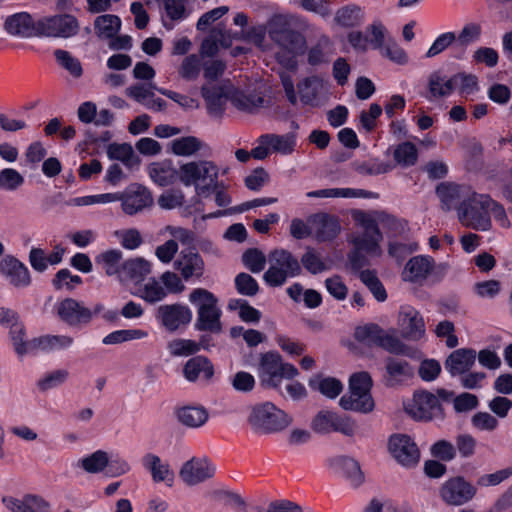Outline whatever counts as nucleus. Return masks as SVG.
Masks as SVG:
<instances>
[{"label":"nucleus","instance_id":"obj_46","mask_svg":"<svg viewBox=\"0 0 512 512\" xmlns=\"http://www.w3.org/2000/svg\"><path fill=\"white\" fill-rule=\"evenodd\" d=\"M78 465L88 473L96 474L102 472L108 465V454L103 450H97L79 460Z\"/></svg>","mask_w":512,"mask_h":512},{"label":"nucleus","instance_id":"obj_13","mask_svg":"<svg viewBox=\"0 0 512 512\" xmlns=\"http://www.w3.org/2000/svg\"><path fill=\"white\" fill-rule=\"evenodd\" d=\"M156 319L168 331L174 332L192 320V311L181 303L164 304L157 308Z\"/></svg>","mask_w":512,"mask_h":512},{"label":"nucleus","instance_id":"obj_19","mask_svg":"<svg viewBox=\"0 0 512 512\" xmlns=\"http://www.w3.org/2000/svg\"><path fill=\"white\" fill-rule=\"evenodd\" d=\"M312 225V235L319 242L331 241L340 232V224L335 216L327 213L314 214L309 218Z\"/></svg>","mask_w":512,"mask_h":512},{"label":"nucleus","instance_id":"obj_53","mask_svg":"<svg viewBox=\"0 0 512 512\" xmlns=\"http://www.w3.org/2000/svg\"><path fill=\"white\" fill-rule=\"evenodd\" d=\"M418 152L416 146L412 142H403L394 150L395 161L404 166L409 167L416 163Z\"/></svg>","mask_w":512,"mask_h":512},{"label":"nucleus","instance_id":"obj_28","mask_svg":"<svg viewBox=\"0 0 512 512\" xmlns=\"http://www.w3.org/2000/svg\"><path fill=\"white\" fill-rule=\"evenodd\" d=\"M151 272V264L142 257H134L122 262L118 280L121 282H142Z\"/></svg>","mask_w":512,"mask_h":512},{"label":"nucleus","instance_id":"obj_21","mask_svg":"<svg viewBox=\"0 0 512 512\" xmlns=\"http://www.w3.org/2000/svg\"><path fill=\"white\" fill-rule=\"evenodd\" d=\"M471 191L468 186L448 182L440 183L436 188L437 196L440 198L445 210L458 209L465 202Z\"/></svg>","mask_w":512,"mask_h":512},{"label":"nucleus","instance_id":"obj_9","mask_svg":"<svg viewBox=\"0 0 512 512\" xmlns=\"http://www.w3.org/2000/svg\"><path fill=\"white\" fill-rule=\"evenodd\" d=\"M476 493V487L463 476L447 479L439 489L440 498L450 506H462L471 501Z\"/></svg>","mask_w":512,"mask_h":512},{"label":"nucleus","instance_id":"obj_1","mask_svg":"<svg viewBox=\"0 0 512 512\" xmlns=\"http://www.w3.org/2000/svg\"><path fill=\"white\" fill-rule=\"evenodd\" d=\"M504 218V208L486 194L471 191L465 202L458 208L459 221L466 227L486 231L491 227L490 215Z\"/></svg>","mask_w":512,"mask_h":512},{"label":"nucleus","instance_id":"obj_23","mask_svg":"<svg viewBox=\"0 0 512 512\" xmlns=\"http://www.w3.org/2000/svg\"><path fill=\"white\" fill-rule=\"evenodd\" d=\"M3 505L11 512H49L50 504L41 496L26 494L21 499L4 496Z\"/></svg>","mask_w":512,"mask_h":512},{"label":"nucleus","instance_id":"obj_31","mask_svg":"<svg viewBox=\"0 0 512 512\" xmlns=\"http://www.w3.org/2000/svg\"><path fill=\"white\" fill-rule=\"evenodd\" d=\"M340 406L344 410H352L360 413H369L374 409V400L370 392L350 390L340 398Z\"/></svg>","mask_w":512,"mask_h":512},{"label":"nucleus","instance_id":"obj_51","mask_svg":"<svg viewBox=\"0 0 512 512\" xmlns=\"http://www.w3.org/2000/svg\"><path fill=\"white\" fill-rule=\"evenodd\" d=\"M140 298L150 304L163 300L167 296L166 289L155 279L149 280L137 294Z\"/></svg>","mask_w":512,"mask_h":512},{"label":"nucleus","instance_id":"obj_25","mask_svg":"<svg viewBox=\"0 0 512 512\" xmlns=\"http://www.w3.org/2000/svg\"><path fill=\"white\" fill-rule=\"evenodd\" d=\"M384 362L383 382L387 387H395L413 376V369L406 360L387 357Z\"/></svg>","mask_w":512,"mask_h":512},{"label":"nucleus","instance_id":"obj_49","mask_svg":"<svg viewBox=\"0 0 512 512\" xmlns=\"http://www.w3.org/2000/svg\"><path fill=\"white\" fill-rule=\"evenodd\" d=\"M309 386L312 389L319 390L323 395L329 398L337 397L342 389V383L335 378L310 379Z\"/></svg>","mask_w":512,"mask_h":512},{"label":"nucleus","instance_id":"obj_30","mask_svg":"<svg viewBox=\"0 0 512 512\" xmlns=\"http://www.w3.org/2000/svg\"><path fill=\"white\" fill-rule=\"evenodd\" d=\"M434 267V260L429 256H415L411 258L404 269V279L418 282L427 278Z\"/></svg>","mask_w":512,"mask_h":512},{"label":"nucleus","instance_id":"obj_6","mask_svg":"<svg viewBox=\"0 0 512 512\" xmlns=\"http://www.w3.org/2000/svg\"><path fill=\"white\" fill-rule=\"evenodd\" d=\"M271 265L264 273V281L271 287L282 286L288 278L300 275L301 265L291 252L280 249L270 254Z\"/></svg>","mask_w":512,"mask_h":512},{"label":"nucleus","instance_id":"obj_40","mask_svg":"<svg viewBox=\"0 0 512 512\" xmlns=\"http://www.w3.org/2000/svg\"><path fill=\"white\" fill-rule=\"evenodd\" d=\"M371 193L362 189L352 188H328L310 191L307 193L309 198H357L369 197Z\"/></svg>","mask_w":512,"mask_h":512},{"label":"nucleus","instance_id":"obj_15","mask_svg":"<svg viewBox=\"0 0 512 512\" xmlns=\"http://www.w3.org/2000/svg\"><path fill=\"white\" fill-rule=\"evenodd\" d=\"M215 470L207 458L193 457L182 465L179 476L187 485L194 486L212 478Z\"/></svg>","mask_w":512,"mask_h":512},{"label":"nucleus","instance_id":"obj_54","mask_svg":"<svg viewBox=\"0 0 512 512\" xmlns=\"http://www.w3.org/2000/svg\"><path fill=\"white\" fill-rule=\"evenodd\" d=\"M68 377L69 372L66 369L54 370L39 379L37 387L41 392H46L65 383Z\"/></svg>","mask_w":512,"mask_h":512},{"label":"nucleus","instance_id":"obj_56","mask_svg":"<svg viewBox=\"0 0 512 512\" xmlns=\"http://www.w3.org/2000/svg\"><path fill=\"white\" fill-rule=\"evenodd\" d=\"M114 235L126 250H135L143 243V238L136 228L116 230Z\"/></svg>","mask_w":512,"mask_h":512},{"label":"nucleus","instance_id":"obj_39","mask_svg":"<svg viewBox=\"0 0 512 512\" xmlns=\"http://www.w3.org/2000/svg\"><path fill=\"white\" fill-rule=\"evenodd\" d=\"M272 41L282 49L292 54L301 53L306 43L304 36L292 28L285 31L281 36Z\"/></svg>","mask_w":512,"mask_h":512},{"label":"nucleus","instance_id":"obj_26","mask_svg":"<svg viewBox=\"0 0 512 512\" xmlns=\"http://www.w3.org/2000/svg\"><path fill=\"white\" fill-rule=\"evenodd\" d=\"M4 29L12 36L22 38L39 36L37 22H34L31 15L26 12L8 16L4 23Z\"/></svg>","mask_w":512,"mask_h":512},{"label":"nucleus","instance_id":"obj_7","mask_svg":"<svg viewBox=\"0 0 512 512\" xmlns=\"http://www.w3.org/2000/svg\"><path fill=\"white\" fill-rule=\"evenodd\" d=\"M405 411L417 421H431L444 418V410L436 395L428 391H417L405 405Z\"/></svg>","mask_w":512,"mask_h":512},{"label":"nucleus","instance_id":"obj_35","mask_svg":"<svg viewBox=\"0 0 512 512\" xmlns=\"http://www.w3.org/2000/svg\"><path fill=\"white\" fill-rule=\"evenodd\" d=\"M74 343V339L67 335H44L32 339L34 353L38 351H53L69 348Z\"/></svg>","mask_w":512,"mask_h":512},{"label":"nucleus","instance_id":"obj_50","mask_svg":"<svg viewBox=\"0 0 512 512\" xmlns=\"http://www.w3.org/2000/svg\"><path fill=\"white\" fill-rule=\"evenodd\" d=\"M172 21H182L188 17L187 0H157Z\"/></svg>","mask_w":512,"mask_h":512},{"label":"nucleus","instance_id":"obj_29","mask_svg":"<svg viewBox=\"0 0 512 512\" xmlns=\"http://www.w3.org/2000/svg\"><path fill=\"white\" fill-rule=\"evenodd\" d=\"M177 420L188 428H199L203 426L209 417L208 411L201 405H186L176 409Z\"/></svg>","mask_w":512,"mask_h":512},{"label":"nucleus","instance_id":"obj_47","mask_svg":"<svg viewBox=\"0 0 512 512\" xmlns=\"http://www.w3.org/2000/svg\"><path fill=\"white\" fill-rule=\"evenodd\" d=\"M57 63L67 70L74 78H80L83 74V68L78 58L74 57L70 52L62 49L54 51Z\"/></svg>","mask_w":512,"mask_h":512},{"label":"nucleus","instance_id":"obj_64","mask_svg":"<svg viewBox=\"0 0 512 512\" xmlns=\"http://www.w3.org/2000/svg\"><path fill=\"white\" fill-rule=\"evenodd\" d=\"M24 183V177L13 168H5L0 171V188L14 191Z\"/></svg>","mask_w":512,"mask_h":512},{"label":"nucleus","instance_id":"obj_32","mask_svg":"<svg viewBox=\"0 0 512 512\" xmlns=\"http://www.w3.org/2000/svg\"><path fill=\"white\" fill-rule=\"evenodd\" d=\"M142 464L145 469L150 471L154 482H168L171 485L174 479V473L168 463H163L159 456L147 453L142 458Z\"/></svg>","mask_w":512,"mask_h":512},{"label":"nucleus","instance_id":"obj_4","mask_svg":"<svg viewBox=\"0 0 512 512\" xmlns=\"http://www.w3.org/2000/svg\"><path fill=\"white\" fill-rule=\"evenodd\" d=\"M218 171L212 161H192L180 166L178 177L185 186L195 185L196 193L206 197L218 187Z\"/></svg>","mask_w":512,"mask_h":512},{"label":"nucleus","instance_id":"obj_55","mask_svg":"<svg viewBox=\"0 0 512 512\" xmlns=\"http://www.w3.org/2000/svg\"><path fill=\"white\" fill-rule=\"evenodd\" d=\"M360 279L368 287V289L371 291V293L373 294L377 301L383 302L386 300V290L374 271H361Z\"/></svg>","mask_w":512,"mask_h":512},{"label":"nucleus","instance_id":"obj_16","mask_svg":"<svg viewBox=\"0 0 512 512\" xmlns=\"http://www.w3.org/2000/svg\"><path fill=\"white\" fill-rule=\"evenodd\" d=\"M232 91L233 86L230 82L203 85L201 87V94L206 102L209 113L215 116H220L224 111V106Z\"/></svg>","mask_w":512,"mask_h":512},{"label":"nucleus","instance_id":"obj_58","mask_svg":"<svg viewBox=\"0 0 512 512\" xmlns=\"http://www.w3.org/2000/svg\"><path fill=\"white\" fill-rule=\"evenodd\" d=\"M232 100H233L234 105L238 109L247 111L250 113H253L256 110H258L259 108L263 107L264 102H265L264 98L260 95H256V94H247L246 95L243 93L236 94Z\"/></svg>","mask_w":512,"mask_h":512},{"label":"nucleus","instance_id":"obj_62","mask_svg":"<svg viewBox=\"0 0 512 512\" xmlns=\"http://www.w3.org/2000/svg\"><path fill=\"white\" fill-rule=\"evenodd\" d=\"M235 288L237 292L244 296H255L259 291L257 281L247 273H239L235 277Z\"/></svg>","mask_w":512,"mask_h":512},{"label":"nucleus","instance_id":"obj_48","mask_svg":"<svg viewBox=\"0 0 512 512\" xmlns=\"http://www.w3.org/2000/svg\"><path fill=\"white\" fill-rule=\"evenodd\" d=\"M147 336L148 333L141 329H124L111 332L103 338L102 342L105 345H115L135 339H143Z\"/></svg>","mask_w":512,"mask_h":512},{"label":"nucleus","instance_id":"obj_59","mask_svg":"<svg viewBox=\"0 0 512 512\" xmlns=\"http://www.w3.org/2000/svg\"><path fill=\"white\" fill-rule=\"evenodd\" d=\"M336 413L322 410L316 414L311 422V428L319 434H329L333 431Z\"/></svg>","mask_w":512,"mask_h":512},{"label":"nucleus","instance_id":"obj_2","mask_svg":"<svg viewBox=\"0 0 512 512\" xmlns=\"http://www.w3.org/2000/svg\"><path fill=\"white\" fill-rule=\"evenodd\" d=\"M188 299L197 310L195 329L220 333L222 331V312L218 307L217 297L205 288H195L190 292Z\"/></svg>","mask_w":512,"mask_h":512},{"label":"nucleus","instance_id":"obj_63","mask_svg":"<svg viewBox=\"0 0 512 512\" xmlns=\"http://www.w3.org/2000/svg\"><path fill=\"white\" fill-rule=\"evenodd\" d=\"M430 452L432 456L445 462H450L456 458L455 445L444 439L436 441L431 446Z\"/></svg>","mask_w":512,"mask_h":512},{"label":"nucleus","instance_id":"obj_27","mask_svg":"<svg viewBox=\"0 0 512 512\" xmlns=\"http://www.w3.org/2000/svg\"><path fill=\"white\" fill-rule=\"evenodd\" d=\"M183 375L189 382H209L214 375V367L205 356L190 358L183 367Z\"/></svg>","mask_w":512,"mask_h":512},{"label":"nucleus","instance_id":"obj_3","mask_svg":"<svg viewBox=\"0 0 512 512\" xmlns=\"http://www.w3.org/2000/svg\"><path fill=\"white\" fill-rule=\"evenodd\" d=\"M248 423L257 434H273L286 429L292 423V417L266 401L251 407Z\"/></svg>","mask_w":512,"mask_h":512},{"label":"nucleus","instance_id":"obj_45","mask_svg":"<svg viewBox=\"0 0 512 512\" xmlns=\"http://www.w3.org/2000/svg\"><path fill=\"white\" fill-rule=\"evenodd\" d=\"M227 308L230 311L238 310L240 319L247 323H257L261 319V312L244 299H230Z\"/></svg>","mask_w":512,"mask_h":512},{"label":"nucleus","instance_id":"obj_34","mask_svg":"<svg viewBox=\"0 0 512 512\" xmlns=\"http://www.w3.org/2000/svg\"><path fill=\"white\" fill-rule=\"evenodd\" d=\"M261 141L264 144H269V148L272 152L283 155L291 154L296 146V136L293 133L283 135L263 134L261 135Z\"/></svg>","mask_w":512,"mask_h":512},{"label":"nucleus","instance_id":"obj_18","mask_svg":"<svg viewBox=\"0 0 512 512\" xmlns=\"http://www.w3.org/2000/svg\"><path fill=\"white\" fill-rule=\"evenodd\" d=\"M122 210L127 215H135L153 203L150 191L143 186L129 188L125 193H118Z\"/></svg>","mask_w":512,"mask_h":512},{"label":"nucleus","instance_id":"obj_61","mask_svg":"<svg viewBox=\"0 0 512 512\" xmlns=\"http://www.w3.org/2000/svg\"><path fill=\"white\" fill-rule=\"evenodd\" d=\"M200 67V57L196 54H191L183 59L178 69V73L183 79L187 81H192L197 79V77L199 76Z\"/></svg>","mask_w":512,"mask_h":512},{"label":"nucleus","instance_id":"obj_38","mask_svg":"<svg viewBox=\"0 0 512 512\" xmlns=\"http://www.w3.org/2000/svg\"><path fill=\"white\" fill-rule=\"evenodd\" d=\"M107 155L110 159L120 160L129 168L136 167L140 164L139 158L135 155L130 144L112 143L108 146Z\"/></svg>","mask_w":512,"mask_h":512},{"label":"nucleus","instance_id":"obj_60","mask_svg":"<svg viewBox=\"0 0 512 512\" xmlns=\"http://www.w3.org/2000/svg\"><path fill=\"white\" fill-rule=\"evenodd\" d=\"M242 262L252 273H259L265 268L266 256L257 248H250L243 253Z\"/></svg>","mask_w":512,"mask_h":512},{"label":"nucleus","instance_id":"obj_42","mask_svg":"<svg viewBox=\"0 0 512 512\" xmlns=\"http://www.w3.org/2000/svg\"><path fill=\"white\" fill-rule=\"evenodd\" d=\"M94 28L99 37L110 39L119 32L121 20L116 15H101L95 19Z\"/></svg>","mask_w":512,"mask_h":512},{"label":"nucleus","instance_id":"obj_43","mask_svg":"<svg viewBox=\"0 0 512 512\" xmlns=\"http://www.w3.org/2000/svg\"><path fill=\"white\" fill-rule=\"evenodd\" d=\"M9 329V335L13 343L15 352L19 356L34 353V345L32 346V340H24L25 328L22 323H20L19 321L14 322L11 324V327Z\"/></svg>","mask_w":512,"mask_h":512},{"label":"nucleus","instance_id":"obj_33","mask_svg":"<svg viewBox=\"0 0 512 512\" xmlns=\"http://www.w3.org/2000/svg\"><path fill=\"white\" fill-rule=\"evenodd\" d=\"M323 86V80L316 75L303 79L297 85L301 102L305 105L316 106Z\"/></svg>","mask_w":512,"mask_h":512},{"label":"nucleus","instance_id":"obj_12","mask_svg":"<svg viewBox=\"0 0 512 512\" xmlns=\"http://www.w3.org/2000/svg\"><path fill=\"white\" fill-rule=\"evenodd\" d=\"M205 262L193 248L182 250L174 262V268L185 282L201 281L205 274Z\"/></svg>","mask_w":512,"mask_h":512},{"label":"nucleus","instance_id":"obj_24","mask_svg":"<svg viewBox=\"0 0 512 512\" xmlns=\"http://www.w3.org/2000/svg\"><path fill=\"white\" fill-rule=\"evenodd\" d=\"M476 356V351L472 348L454 350L445 360L444 367L453 377L464 375L474 366Z\"/></svg>","mask_w":512,"mask_h":512},{"label":"nucleus","instance_id":"obj_11","mask_svg":"<svg viewBox=\"0 0 512 512\" xmlns=\"http://www.w3.org/2000/svg\"><path fill=\"white\" fill-rule=\"evenodd\" d=\"M392 457L402 466L412 468L420 460V451L414 440L406 434H394L388 441Z\"/></svg>","mask_w":512,"mask_h":512},{"label":"nucleus","instance_id":"obj_37","mask_svg":"<svg viewBox=\"0 0 512 512\" xmlns=\"http://www.w3.org/2000/svg\"><path fill=\"white\" fill-rule=\"evenodd\" d=\"M453 92L452 77L446 79L440 72L430 74L428 79V93L425 96L429 101L446 97Z\"/></svg>","mask_w":512,"mask_h":512},{"label":"nucleus","instance_id":"obj_44","mask_svg":"<svg viewBox=\"0 0 512 512\" xmlns=\"http://www.w3.org/2000/svg\"><path fill=\"white\" fill-rule=\"evenodd\" d=\"M335 21L343 27H354L363 19L362 9L355 4H349L336 11Z\"/></svg>","mask_w":512,"mask_h":512},{"label":"nucleus","instance_id":"obj_14","mask_svg":"<svg viewBox=\"0 0 512 512\" xmlns=\"http://www.w3.org/2000/svg\"><path fill=\"white\" fill-rule=\"evenodd\" d=\"M59 319L70 327H81L92 320L91 309L73 298H65L56 305Z\"/></svg>","mask_w":512,"mask_h":512},{"label":"nucleus","instance_id":"obj_52","mask_svg":"<svg viewBox=\"0 0 512 512\" xmlns=\"http://www.w3.org/2000/svg\"><path fill=\"white\" fill-rule=\"evenodd\" d=\"M301 264L311 274L316 275L327 270L321 255L312 247H307L301 257Z\"/></svg>","mask_w":512,"mask_h":512},{"label":"nucleus","instance_id":"obj_5","mask_svg":"<svg viewBox=\"0 0 512 512\" xmlns=\"http://www.w3.org/2000/svg\"><path fill=\"white\" fill-rule=\"evenodd\" d=\"M258 375L263 386L273 388L285 397L281 382L283 379H294L298 375V370L290 363H283L279 353L270 351L261 355Z\"/></svg>","mask_w":512,"mask_h":512},{"label":"nucleus","instance_id":"obj_22","mask_svg":"<svg viewBox=\"0 0 512 512\" xmlns=\"http://www.w3.org/2000/svg\"><path fill=\"white\" fill-rule=\"evenodd\" d=\"M329 467L334 473L345 477L353 486L358 487L364 482V474L359 463L348 456H335L329 459Z\"/></svg>","mask_w":512,"mask_h":512},{"label":"nucleus","instance_id":"obj_36","mask_svg":"<svg viewBox=\"0 0 512 512\" xmlns=\"http://www.w3.org/2000/svg\"><path fill=\"white\" fill-rule=\"evenodd\" d=\"M123 253L119 249H109L100 253L95 261L104 270L107 276L119 278L122 268Z\"/></svg>","mask_w":512,"mask_h":512},{"label":"nucleus","instance_id":"obj_17","mask_svg":"<svg viewBox=\"0 0 512 512\" xmlns=\"http://www.w3.org/2000/svg\"><path fill=\"white\" fill-rule=\"evenodd\" d=\"M398 323L401 334L409 340H418L425 333V324L420 313L412 306H402Z\"/></svg>","mask_w":512,"mask_h":512},{"label":"nucleus","instance_id":"obj_41","mask_svg":"<svg viewBox=\"0 0 512 512\" xmlns=\"http://www.w3.org/2000/svg\"><path fill=\"white\" fill-rule=\"evenodd\" d=\"M150 178L159 186H168L175 180L178 172L171 167L170 163L155 162L148 168Z\"/></svg>","mask_w":512,"mask_h":512},{"label":"nucleus","instance_id":"obj_8","mask_svg":"<svg viewBox=\"0 0 512 512\" xmlns=\"http://www.w3.org/2000/svg\"><path fill=\"white\" fill-rule=\"evenodd\" d=\"M39 36L70 38L80 29L77 18L71 14H59L41 18L37 21Z\"/></svg>","mask_w":512,"mask_h":512},{"label":"nucleus","instance_id":"obj_10","mask_svg":"<svg viewBox=\"0 0 512 512\" xmlns=\"http://www.w3.org/2000/svg\"><path fill=\"white\" fill-rule=\"evenodd\" d=\"M355 219L361 223L364 231L361 235L355 236L352 239L354 247L372 256L381 255L379 243L383 236L376 221L363 212H360L359 217H355Z\"/></svg>","mask_w":512,"mask_h":512},{"label":"nucleus","instance_id":"obj_20","mask_svg":"<svg viewBox=\"0 0 512 512\" xmlns=\"http://www.w3.org/2000/svg\"><path fill=\"white\" fill-rule=\"evenodd\" d=\"M0 272L14 287H26L31 283L28 268L14 256L7 255L2 258Z\"/></svg>","mask_w":512,"mask_h":512},{"label":"nucleus","instance_id":"obj_57","mask_svg":"<svg viewBox=\"0 0 512 512\" xmlns=\"http://www.w3.org/2000/svg\"><path fill=\"white\" fill-rule=\"evenodd\" d=\"M172 152L180 156H190L200 150L201 142L193 136L175 139L171 144Z\"/></svg>","mask_w":512,"mask_h":512}]
</instances>
